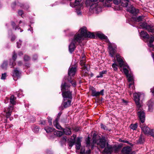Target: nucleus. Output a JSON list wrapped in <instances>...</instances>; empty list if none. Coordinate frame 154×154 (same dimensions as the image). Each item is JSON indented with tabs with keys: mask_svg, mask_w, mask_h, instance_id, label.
I'll return each mask as SVG.
<instances>
[{
	"mask_svg": "<svg viewBox=\"0 0 154 154\" xmlns=\"http://www.w3.org/2000/svg\"><path fill=\"white\" fill-rule=\"evenodd\" d=\"M80 31L81 34L79 33L76 34L73 39V42L80 43L83 38H95V35L93 33L89 32H88L87 28L85 27H83L81 28Z\"/></svg>",
	"mask_w": 154,
	"mask_h": 154,
	"instance_id": "1",
	"label": "nucleus"
},
{
	"mask_svg": "<svg viewBox=\"0 0 154 154\" xmlns=\"http://www.w3.org/2000/svg\"><path fill=\"white\" fill-rule=\"evenodd\" d=\"M69 83L65 81L63 83H62L61 85V90L63 99H72V92L69 90L70 86Z\"/></svg>",
	"mask_w": 154,
	"mask_h": 154,
	"instance_id": "2",
	"label": "nucleus"
},
{
	"mask_svg": "<svg viewBox=\"0 0 154 154\" xmlns=\"http://www.w3.org/2000/svg\"><path fill=\"white\" fill-rule=\"evenodd\" d=\"M125 72L127 80L129 83L128 87L131 90V92H134L135 88L133 75L130 71V70L129 69V66L126 63Z\"/></svg>",
	"mask_w": 154,
	"mask_h": 154,
	"instance_id": "3",
	"label": "nucleus"
},
{
	"mask_svg": "<svg viewBox=\"0 0 154 154\" xmlns=\"http://www.w3.org/2000/svg\"><path fill=\"white\" fill-rule=\"evenodd\" d=\"M85 57V55H82L80 62V64L82 67L81 73L82 76H84L88 75L89 72V70L88 68L89 65L88 64H85L86 61Z\"/></svg>",
	"mask_w": 154,
	"mask_h": 154,
	"instance_id": "4",
	"label": "nucleus"
},
{
	"mask_svg": "<svg viewBox=\"0 0 154 154\" xmlns=\"http://www.w3.org/2000/svg\"><path fill=\"white\" fill-rule=\"evenodd\" d=\"M76 70V68L75 67H70L68 70V78L65 80V81H66L67 83L71 84L73 87H75L76 86V83L74 80L71 78V76H73L75 75Z\"/></svg>",
	"mask_w": 154,
	"mask_h": 154,
	"instance_id": "5",
	"label": "nucleus"
},
{
	"mask_svg": "<svg viewBox=\"0 0 154 154\" xmlns=\"http://www.w3.org/2000/svg\"><path fill=\"white\" fill-rule=\"evenodd\" d=\"M93 143H96L98 146L102 149L104 148L106 145L108 147V144L106 142L105 137H103L101 138H100L97 140H95L94 137H93Z\"/></svg>",
	"mask_w": 154,
	"mask_h": 154,
	"instance_id": "6",
	"label": "nucleus"
},
{
	"mask_svg": "<svg viewBox=\"0 0 154 154\" xmlns=\"http://www.w3.org/2000/svg\"><path fill=\"white\" fill-rule=\"evenodd\" d=\"M116 57L119 65L120 67L121 68V70L125 74V68L124 67V63L123 60V58L119 54H117L116 55Z\"/></svg>",
	"mask_w": 154,
	"mask_h": 154,
	"instance_id": "7",
	"label": "nucleus"
},
{
	"mask_svg": "<svg viewBox=\"0 0 154 154\" xmlns=\"http://www.w3.org/2000/svg\"><path fill=\"white\" fill-rule=\"evenodd\" d=\"M144 95L140 93H135L134 94V100L137 106V108H140L141 105L140 103V98L141 97H143Z\"/></svg>",
	"mask_w": 154,
	"mask_h": 154,
	"instance_id": "8",
	"label": "nucleus"
},
{
	"mask_svg": "<svg viewBox=\"0 0 154 154\" xmlns=\"http://www.w3.org/2000/svg\"><path fill=\"white\" fill-rule=\"evenodd\" d=\"M141 107L138 109V115L141 122L143 123L145 120V114L143 111L141 110Z\"/></svg>",
	"mask_w": 154,
	"mask_h": 154,
	"instance_id": "9",
	"label": "nucleus"
},
{
	"mask_svg": "<svg viewBox=\"0 0 154 154\" xmlns=\"http://www.w3.org/2000/svg\"><path fill=\"white\" fill-rule=\"evenodd\" d=\"M108 48L109 50V54L112 57H113L116 52V47H113L112 44L109 42Z\"/></svg>",
	"mask_w": 154,
	"mask_h": 154,
	"instance_id": "10",
	"label": "nucleus"
},
{
	"mask_svg": "<svg viewBox=\"0 0 154 154\" xmlns=\"http://www.w3.org/2000/svg\"><path fill=\"white\" fill-rule=\"evenodd\" d=\"M113 0H105V2L104 3V6L105 7H109L111 6L110 2ZM122 0H114L113 3L116 5H118L120 3Z\"/></svg>",
	"mask_w": 154,
	"mask_h": 154,
	"instance_id": "11",
	"label": "nucleus"
},
{
	"mask_svg": "<svg viewBox=\"0 0 154 154\" xmlns=\"http://www.w3.org/2000/svg\"><path fill=\"white\" fill-rule=\"evenodd\" d=\"M90 8L96 13H97L101 11V8L97 3H95L90 6Z\"/></svg>",
	"mask_w": 154,
	"mask_h": 154,
	"instance_id": "12",
	"label": "nucleus"
},
{
	"mask_svg": "<svg viewBox=\"0 0 154 154\" xmlns=\"http://www.w3.org/2000/svg\"><path fill=\"white\" fill-rule=\"evenodd\" d=\"M126 143L129 144L130 145V146H129L126 145V154H131L132 152V147L133 145L131 143H130L128 141H126Z\"/></svg>",
	"mask_w": 154,
	"mask_h": 154,
	"instance_id": "13",
	"label": "nucleus"
},
{
	"mask_svg": "<svg viewBox=\"0 0 154 154\" xmlns=\"http://www.w3.org/2000/svg\"><path fill=\"white\" fill-rule=\"evenodd\" d=\"M63 105L64 108H66L69 106L71 105L72 102V99H63Z\"/></svg>",
	"mask_w": 154,
	"mask_h": 154,
	"instance_id": "14",
	"label": "nucleus"
},
{
	"mask_svg": "<svg viewBox=\"0 0 154 154\" xmlns=\"http://www.w3.org/2000/svg\"><path fill=\"white\" fill-rule=\"evenodd\" d=\"M127 11L134 14H136L139 12L138 9L135 8L132 5H131L130 7L127 9Z\"/></svg>",
	"mask_w": 154,
	"mask_h": 154,
	"instance_id": "15",
	"label": "nucleus"
},
{
	"mask_svg": "<svg viewBox=\"0 0 154 154\" xmlns=\"http://www.w3.org/2000/svg\"><path fill=\"white\" fill-rule=\"evenodd\" d=\"M59 120V117L58 116V118H57L53 122V125L57 129L61 130L62 128L60 125L58 123V121Z\"/></svg>",
	"mask_w": 154,
	"mask_h": 154,
	"instance_id": "16",
	"label": "nucleus"
},
{
	"mask_svg": "<svg viewBox=\"0 0 154 154\" xmlns=\"http://www.w3.org/2000/svg\"><path fill=\"white\" fill-rule=\"evenodd\" d=\"M76 43L73 42V40H72L71 43L69 46V51L70 53H72L74 51L75 48V43Z\"/></svg>",
	"mask_w": 154,
	"mask_h": 154,
	"instance_id": "17",
	"label": "nucleus"
},
{
	"mask_svg": "<svg viewBox=\"0 0 154 154\" xmlns=\"http://www.w3.org/2000/svg\"><path fill=\"white\" fill-rule=\"evenodd\" d=\"M123 147L122 143H120L118 146H116L113 147V149L116 153L118 152Z\"/></svg>",
	"mask_w": 154,
	"mask_h": 154,
	"instance_id": "18",
	"label": "nucleus"
},
{
	"mask_svg": "<svg viewBox=\"0 0 154 154\" xmlns=\"http://www.w3.org/2000/svg\"><path fill=\"white\" fill-rule=\"evenodd\" d=\"M61 130L63 131V134H64L66 135H70L71 134V132L70 128H67L65 129L62 128Z\"/></svg>",
	"mask_w": 154,
	"mask_h": 154,
	"instance_id": "19",
	"label": "nucleus"
},
{
	"mask_svg": "<svg viewBox=\"0 0 154 154\" xmlns=\"http://www.w3.org/2000/svg\"><path fill=\"white\" fill-rule=\"evenodd\" d=\"M81 139L79 137H78L77 139L76 142V148L77 149L79 150L80 148L81 144Z\"/></svg>",
	"mask_w": 154,
	"mask_h": 154,
	"instance_id": "20",
	"label": "nucleus"
},
{
	"mask_svg": "<svg viewBox=\"0 0 154 154\" xmlns=\"http://www.w3.org/2000/svg\"><path fill=\"white\" fill-rule=\"evenodd\" d=\"M97 36L99 38L101 39H104L106 40V42H109L108 39H107V37L101 33H98L97 34Z\"/></svg>",
	"mask_w": 154,
	"mask_h": 154,
	"instance_id": "21",
	"label": "nucleus"
},
{
	"mask_svg": "<svg viewBox=\"0 0 154 154\" xmlns=\"http://www.w3.org/2000/svg\"><path fill=\"white\" fill-rule=\"evenodd\" d=\"M140 35L141 37L145 39H148L149 38V35L144 31H142L141 32Z\"/></svg>",
	"mask_w": 154,
	"mask_h": 154,
	"instance_id": "22",
	"label": "nucleus"
},
{
	"mask_svg": "<svg viewBox=\"0 0 154 154\" xmlns=\"http://www.w3.org/2000/svg\"><path fill=\"white\" fill-rule=\"evenodd\" d=\"M85 147H82L81 148L80 153V154H89L91 152V150L89 149L86 152H85Z\"/></svg>",
	"mask_w": 154,
	"mask_h": 154,
	"instance_id": "23",
	"label": "nucleus"
},
{
	"mask_svg": "<svg viewBox=\"0 0 154 154\" xmlns=\"http://www.w3.org/2000/svg\"><path fill=\"white\" fill-rule=\"evenodd\" d=\"M141 129L145 134H147L149 133V130H150L147 126H144L141 127Z\"/></svg>",
	"mask_w": 154,
	"mask_h": 154,
	"instance_id": "24",
	"label": "nucleus"
},
{
	"mask_svg": "<svg viewBox=\"0 0 154 154\" xmlns=\"http://www.w3.org/2000/svg\"><path fill=\"white\" fill-rule=\"evenodd\" d=\"M16 97H15L14 95H11L10 99V103L13 105L16 104V103L15 100H16Z\"/></svg>",
	"mask_w": 154,
	"mask_h": 154,
	"instance_id": "25",
	"label": "nucleus"
},
{
	"mask_svg": "<svg viewBox=\"0 0 154 154\" xmlns=\"http://www.w3.org/2000/svg\"><path fill=\"white\" fill-rule=\"evenodd\" d=\"M144 142V139L143 136L141 134L138 139L137 140V143L138 144H141L143 143Z\"/></svg>",
	"mask_w": 154,
	"mask_h": 154,
	"instance_id": "26",
	"label": "nucleus"
},
{
	"mask_svg": "<svg viewBox=\"0 0 154 154\" xmlns=\"http://www.w3.org/2000/svg\"><path fill=\"white\" fill-rule=\"evenodd\" d=\"M154 40V37L153 36H152L150 37L149 41V42L148 44V46L149 47L151 48H153V45L152 44V43Z\"/></svg>",
	"mask_w": 154,
	"mask_h": 154,
	"instance_id": "27",
	"label": "nucleus"
},
{
	"mask_svg": "<svg viewBox=\"0 0 154 154\" xmlns=\"http://www.w3.org/2000/svg\"><path fill=\"white\" fill-rule=\"evenodd\" d=\"M54 134L57 137H60L63 134V133L60 131H56L54 132Z\"/></svg>",
	"mask_w": 154,
	"mask_h": 154,
	"instance_id": "28",
	"label": "nucleus"
},
{
	"mask_svg": "<svg viewBox=\"0 0 154 154\" xmlns=\"http://www.w3.org/2000/svg\"><path fill=\"white\" fill-rule=\"evenodd\" d=\"M44 129L48 133L53 132L55 130L54 128L49 127L48 126L45 127L44 128Z\"/></svg>",
	"mask_w": 154,
	"mask_h": 154,
	"instance_id": "29",
	"label": "nucleus"
},
{
	"mask_svg": "<svg viewBox=\"0 0 154 154\" xmlns=\"http://www.w3.org/2000/svg\"><path fill=\"white\" fill-rule=\"evenodd\" d=\"M104 148L103 151V153L106 154H111V149L110 148L108 147H105Z\"/></svg>",
	"mask_w": 154,
	"mask_h": 154,
	"instance_id": "30",
	"label": "nucleus"
},
{
	"mask_svg": "<svg viewBox=\"0 0 154 154\" xmlns=\"http://www.w3.org/2000/svg\"><path fill=\"white\" fill-rule=\"evenodd\" d=\"M146 29L149 32H154V28L149 25H147V27H146Z\"/></svg>",
	"mask_w": 154,
	"mask_h": 154,
	"instance_id": "31",
	"label": "nucleus"
},
{
	"mask_svg": "<svg viewBox=\"0 0 154 154\" xmlns=\"http://www.w3.org/2000/svg\"><path fill=\"white\" fill-rule=\"evenodd\" d=\"M20 74V73L19 71L16 68L15 69L14 71L13 75L14 76H19Z\"/></svg>",
	"mask_w": 154,
	"mask_h": 154,
	"instance_id": "32",
	"label": "nucleus"
},
{
	"mask_svg": "<svg viewBox=\"0 0 154 154\" xmlns=\"http://www.w3.org/2000/svg\"><path fill=\"white\" fill-rule=\"evenodd\" d=\"M8 66V63L6 61H4L2 64L1 65V66L2 68L3 69H7Z\"/></svg>",
	"mask_w": 154,
	"mask_h": 154,
	"instance_id": "33",
	"label": "nucleus"
},
{
	"mask_svg": "<svg viewBox=\"0 0 154 154\" xmlns=\"http://www.w3.org/2000/svg\"><path fill=\"white\" fill-rule=\"evenodd\" d=\"M107 71L106 70L102 71V72H100L99 74V75L97 76V78L102 77L103 75L104 74H106L107 73Z\"/></svg>",
	"mask_w": 154,
	"mask_h": 154,
	"instance_id": "34",
	"label": "nucleus"
},
{
	"mask_svg": "<svg viewBox=\"0 0 154 154\" xmlns=\"http://www.w3.org/2000/svg\"><path fill=\"white\" fill-rule=\"evenodd\" d=\"M137 127V124L135 123L134 124H131L130 126V128L133 130H135Z\"/></svg>",
	"mask_w": 154,
	"mask_h": 154,
	"instance_id": "35",
	"label": "nucleus"
},
{
	"mask_svg": "<svg viewBox=\"0 0 154 154\" xmlns=\"http://www.w3.org/2000/svg\"><path fill=\"white\" fill-rule=\"evenodd\" d=\"M13 106H9L8 108H7V109H5L4 112H10L12 113V111L13 109Z\"/></svg>",
	"mask_w": 154,
	"mask_h": 154,
	"instance_id": "36",
	"label": "nucleus"
},
{
	"mask_svg": "<svg viewBox=\"0 0 154 154\" xmlns=\"http://www.w3.org/2000/svg\"><path fill=\"white\" fill-rule=\"evenodd\" d=\"M148 110L150 111L152 110V103L151 102H149L148 104Z\"/></svg>",
	"mask_w": 154,
	"mask_h": 154,
	"instance_id": "37",
	"label": "nucleus"
},
{
	"mask_svg": "<svg viewBox=\"0 0 154 154\" xmlns=\"http://www.w3.org/2000/svg\"><path fill=\"white\" fill-rule=\"evenodd\" d=\"M147 26L146 23L145 22L140 23V26L143 28H145L146 29Z\"/></svg>",
	"mask_w": 154,
	"mask_h": 154,
	"instance_id": "38",
	"label": "nucleus"
},
{
	"mask_svg": "<svg viewBox=\"0 0 154 154\" xmlns=\"http://www.w3.org/2000/svg\"><path fill=\"white\" fill-rule=\"evenodd\" d=\"M9 65H10L11 66V68L14 67L16 65L15 61H14V60L13 61H12V60H11L10 61Z\"/></svg>",
	"mask_w": 154,
	"mask_h": 154,
	"instance_id": "39",
	"label": "nucleus"
},
{
	"mask_svg": "<svg viewBox=\"0 0 154 154\" xmlns=\"http://www.w3.org/2000/svg\"><path fill=\"white\" fill-rule=\"evenodd\" d=\"M143 18V16H139L135 18V20L136 21L140 22L141 21Z\"/></svg>",
	"mask_w": 154,
	"mask_h": 154,
	"instance_id": "40",
	"label": "nucleus"
},
{
	"mask_svg": "<svg viewBox=\"0 0 154 154\" xmlns=\"http://www.w3.org/2000/svg\"><path fill=\"white\" fill-rule=\"evenodd\" d=\"M112 66L115 71H116L118 69V66L115 63H113L112 64Z\"/></svg>",
	"mask_w": 154,
	"mask_h": 154,
	"instance_id": "41",
	"label": "nucleus"
},
{
	"mask_svg": "<svg viewBox=\"0 0 154 154\" xmlns=\"http://www.w3.org/2000/svg\"><path fill=\"white\" fill-rule=\"evenodd\" d=\"M87 146L88 147L90 146V138L88 137L86 140Z\"/></svg>",
	"mask_w": 154,
	"mask_h": 154,
	"instance_id": "42",
	"label": "nucleus"
},
{
	"mask_svg": "<svg viewBox=\"0 0 154 154\" xmlns=\"http://www.w3.org/2000/svg\"><path fill=\"white\" fill-rule=\"evenodd\" d=\"M33 131L35 133H37L39 131V128L38 127L35 126L33 129Z\"/></svg>",
	"mask_w": 154,
	"mask_h": 154,
	"instance_id": "43",
	"label": "nucleus"
},
{
	"mask_svg": "<svg viewBox=\"0 0 154 154\" xmlns=\"http://www.w3.org/2000/svg\"><path fill=\"white\" fill-rule=\"evenodd\" d=\"M5 112V116L7 118H9L10 117V116L11 115L12 113L9 112Z\"/></svg>",
	"mask_w": 154,
	"mask_h": 154,
	"instance_id": "44",
	"label": "nucleus"
},
{
	"mask_svg": "<svg viewBox=\"0 0 154 154\" xmlns=\"http://www.w3.org/2000/svg\"><path fill=\"white\" fill-rule=\"evenodd\" d=\"M17 58V54L15 52H14L12 56V59L14 60V61H15L16 60Z\"/></svg>",
	"mask_w": 154,
	"mask_h": 154,
	"instance_id": "45",
	"label": "nucleus"
},
{
	"mask_svg": "<svg viewBox=\"0 0 154 154\" xmlns=\"http://www.w3.org/2000/svg\"><path fill=\"white\" fill-rule=\"evenodd\" d=\"M23 59L24 61H28L30 59V57L27 55H25L24 56Z\"/></svg>",
	"mask_w": 154,
	"mask_h": 154,
	"instance_id": "46",
	"label": "nucleus"
},
{
	"mask_svg": "<svg viewBox=\"0 0 154 154\" xmlns=\"http://www.w3.org/2000/svg\"><path fill=\"white\" fill-rule=\"evenodd\" d=\"M147 134L151 135V136L154 137V133L153 130V129H152L151 130H149V133Z\"/></svg>",
	"mask_w": 154,
	"mask_h": 154,
	"instance_id": "47",
	"label": "nucleus"
},
{
	"mask_svg": "<svg viewBox=\"0 0 154 154\" xmlns=\"http://www.w3.org/2000/svg\"><path fill=\"white\" fill-rule=\"evenodd\" d=\"M67 138L66 136L63 137L61 139V142L62 143H65L66 141Z\"/></svg>",
	"mask_w": 154,
	"mask_h": 154,
	"instance_id": "48",
	"label": "nucleus"
},
{
	"mask_svg": "<svg viewBox=\"0 0 154 154\" xmlns=\"http://www.w3.org/2000/svg\"><path fill=\"white\" fill-rule=\"evenodd\" d=\"M92 95L93 96H99L100 95L99 92H96V91Z\"/></svg>",
	"mask_w": 154,
	"mask_h": 154,
	"instance_id": "49",
	"label": "nucleus"
},
{
	"mask_svg": "<svg viewBox=\"0 0 154 154\" xmlns=\"http://www.w3.org/2000/svg\"><path fill=\"white\" fill-rule=\"evenodd\" d=\"M12 25L13 26V28H15V29L16 30L17 29H18V28L19 26H17L16 27H15V23L14 22H12L11 23Z\"/></svg>",
	"mask_w": 154,
	"mask_h": 154,
	"instance_id": "50",
	"label": "nucleus"
},
{
	"mask_svg": "<svg viewBox=\"0 0 154 154\" xmlns=\"http://www.w3.org/2000/svg\"><path fill=\"white\" fill-rule=\"evenodd\" d=\"M6 77V73H4L2 74L1 79H5Z\"/></svg>",
	"mask_w": 154,
	"mask_h": 154,
	"instance_id": "51",
	"label": "nucleus"
},
{
	"mask_svg": "<svg viewBox=\"0 0 154 154\" xmlns=\"http://www.w3.org/2000/svg\"><path fill=\"white\" fill-rule=\"evenodd\" d=\"M121 154H125V147H124L122 149L121 151Z\"/></svg>",
	"mask_w": 154,
	"mask_h": 154,
	"instance_id": "52",
	"label": "nucleus"
},
{
	"mask_svg": "<svg viewBox=\"0 0 154 154\" xmlns=\"http://www.w3.org/2000/svg\"><path fill=\"white\" fill-rule=\"evenodd\" d=\"M21 42L22 41L20 40L19 42H17V46L18 48H19L20 47V46L21 45Z\"/></svg>",
	"mask_w": 154,
	"mask_h": 154,
	"instance_id": "53",
	"label": "nucleus"
},
{
	"mask_svg": "<svg viewBox=\"0 0 154 154\" xmlns=\"http://www.w3.org/2000/svg\"><path fill=\"white\" fill-rule=\"evenodd\" d=\"M74 143H72V142H70L69 141V147H70L69 148V149H70L71 148L72 146L74 145Z\"/></svg>",
	"mask_w": 154,
	"mask_h": 154,
	"instance_id": "54",
	"label": "nucleus"
},
{
	"mask_svg": "<svg viewBox=\"0 0 154 154\" xmlns=\"http://www.w3.org/2000/svg\"><path fill=\"white\" fill-rule=\"evenodd\" d=\"M101 128L103 129L104 130H106V127L105 125H103L102 124H101Z\"/></svg>",
	"mask_w": 154,
	"mask_h": 154,
	"instance_id": "55",
	"label": "nucleus"
},
{
	"mask_svg": "<svg viewBox=\"0 0 154 154\" xmlns=\"http://www.w3.org/2000/svg\"><path fill=\"white\" fill-rule=\"evenodd\" d=\"M70 142H72L73 143H74L75 142V138L70 139V140L69 141Z\"/></svg>",
	"mask_w": 154,
	"mask_h": 154,
	"instance_id": "56",
	"label": "nucleus"
},
{
	"mask_svg": "<svg viewBox=\"0 0 154 154\" xmlns=\"http://www.w3.org/2000/svg\"><path fill=\"white\" fill-rule=\"evenodd\" d=\"M151 92L152 93V95L154 96V87L151 89Z\"/></svg>",
	"mask_w": 154,
	"mask_h": 154,
	"instance_id": "57",
	"label": "nucleus"
},
{
	"mask_svg": "<svg viewBox=\"0 0 154 154\" xmlns=\"http://www.w3.org/2000/svg\"><path fill=\"white\" fill-rule=\"evenodd\" d=\"M18 13L19 15H22L23 14V12L22 10H20L18 11Z\"/></svg>",
	"mask_w": 154,
	"mask_h": 154,
	"instance_id": "58",
	"label": "nucleus"
},
{
	"mask_svg": "<svg viewBox=\"0 0 154 154\" xmlns=\"http://www.w3.org/2000/svg\"><path fill=\"white\" fill-rule=\"evenodd\" d=\"M91 91L92 94H93L94 93V92H95L96 91H95V89L94 88H93V87H92L91 88Z\"/></svg>",
	"mask_w": 154,
	"mask_h": 154,
	"instance_id": "59",
	"label": "nucleus"
},
{
	"mask_svg": "<svg viewBox=\"0 0 154 154\" xmlns=\"http://www.w3.org/2000/svg\"><path fill=\"white\" fill-rule=\"evenodd\" d=\"M91 91L92 94H93L94 93V92H95L96 91H95V89L94 88H93V87H92L91 88Z\"/></svg>",
	"mask_w": 154,
	"mask_h": 154,
	"instance_id": "60",
	"label": "nucleus"
},
{
	"mask_svg": "<svg viewBox=\"0 0 154 154\" xmlns=\"http://www.w3.org/2000/svg\"><path fill=\"white\" fill-rule=\"evenodd\" d=\"M40 123L42 125H45L46 124V121L45 120L42 121H41Z\"/></svg>",
	"mask_w": 154,
	"mask_h": 154,
	"instance_id": "61",
	"label": "nucleus"
},
{
	"mask_svg": "<svg viewBox=\"0 0 154 154\" xmlns=\"http://www.w3.org/2000/svg\"><path fill=\"white\" fill-rule=\"evenodd\" d=\"M16 39V37L15 36H13L12 37L11 40V41L13 42Z\"/></svg>",
	"mask_w": 154,
	"mask_h": 154,
	"instance_id": "62",
	"label": "nucleus"
},
{
	"mask_svg": "<svg viewBox=\"0 0 154 154\" xmlns=\"http://www.w3.org/2000/svg\"><path fill=\"white\" fill-rule=\"evenodd\" d=\"M17 64L19 66H21L22 64V62L21 61H18L17 63Z\"/></svg>",
	"mask_w": 154,
	"mask_h": 154,
	"instance_id": "63",
	"label": "nucleus"
},
{
	"mask_svg": "<svg viewBox=\"0 0 154 154\" xmlns=\"http://www.w3.org/2000/svg\"><path fill=\"white\" fill-rule=\"evenodd\" d=\"M100 95L101 94L103 95V90H101L100 92H99Z\"/></svg>",
	"mask_w": 154,
	"mask_h": 154,
	"instance_id": "64",
	"label": "nucleus"
}]
</instances>
